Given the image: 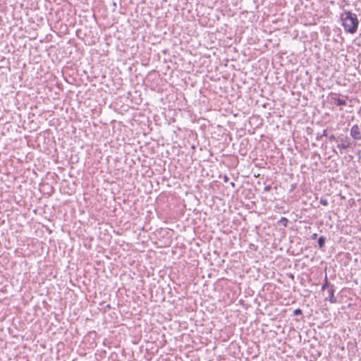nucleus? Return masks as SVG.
<instances>
[{
	"label": "nucleus",
	"mask_w": 361,
	"mask_h": 361,
	"mask_svg": "<svg viewBox=\"0 0 361 361\" xmlns=\"http://www.w3.org/2000/svg\"><path fill=\"white\" fill-rule=\"evenodd\" d=\"M302 314V310L300 309H296L294 310L295 315H300Z\"/></svg>",
	"instance_id": "obj_8"
},
{
	"label": "nucleus",
	"mask_w": 361,
	"mask_h": 361,
	"mask_svg": "<svg viewBox=\"0 0 361 361\" xmlns=\"http://www.w3.org/2000/svg\"><path fill=\"white\" fill-rule=\"evenodd\" d=\"M328 286V281H327V279H326V281H325V283L323 284L322 286V289H325L326 287Z\"/></svg>",
	"instance_id": "obj_10"
},
{
	"label": "nucleus",
	"mask_w": 361,
	"mask_h": 361,
	"mask_svg": "<svg viewBox=\"0 0 361 361\" xmlns=\"http://www.w3.org/2000/svg\"><path fill=\"white\" fill-rule=\"evenodd\" d=\"M320 203H321L322 205H324V206H327V205H328V204H329V203H328V200H327L326 199H323V198H322V199L320 200Z\"/></svg>",
	"instance_id": "obj_7"
},
{
	"label": "nucleus",
	"mask_w": 361,
	"mask_h": 361,
	"mask_svg": "<svg viewBox=\"0 0 361 361\" xmlns=\"http://www.w3.org/2000/svg\"><path fill=\"white\" fill-rule=\"evenodd\" d=\"M329 301L331 303H335L336 302V300L334 295V290L332 288L329 290Z\"/></svg>",
	"instance_id": "obj_4"
},
{
	"label": "nucleus",
	"mask_w": 361,
	"mask_h": 361,
	"mask_svg": "<svg viewBox=\"0 0 361 361\" xmlns=\"http://www.w3.org/2000/svg\"><path fill=\"white\" fill-rule=\"evenodd\" d=\"M334 104L337 106H344L346 105V102L344 99H341L339 98H334Z\"/></svg>",
	"instance_id": "obj_5"
},
{
	"label": "nucleus",
	"mask_w": 361,
	"mask_h": 361,
	"mask_svg": "<svg viewBox=\"0 0 361 361\" xmlns=\"http://www.w3.org/2000/svg\"><path fill=\"white\" fill-rule=\"evenodd\" d=\"M280 221H281V223H283V224L284 226H286V222L288 221V220H287L286 218L282 217V218L280 219Z\"/></svg>",
	"instance_id": "obj_9"
},
{
	"label": "nucleus",
	"mask_w": 361,
	"mask_h": 361,
	"mask_svg": "<svg viewBox=\"0 0 361 361\" xmlns=\"http://www.w3.org/2000/svg\"><path fill=\"white\" fill-rule=\"evenodd\" d=\"M342 25L344 30L351 34L357 31L358 26V19L356 14L352 13L350 11H345L341 14Z\"/></svg>",
	"instance_id": "obj_1"
},
{
	"label": "nucleus",
	"mask_w": 361,
	"mask_h": 361,
	"mask_svg": "<svg viewBox=\"0 0 361 361\" xmlns=\"http://www.w3.org/2000/svg\"><path fill=\"white\" fill-rule=\"evenodd\" d=\"M350 135L354 140L361 139V132L357 125H354L350 129Z\"/></svg>",
	"instance_id": "obj_2"
},
{
	"label": "nucleus",
	"mask_w": 361,
	"mask_h": 361,
	"mask_svg": "<svg viewBox=\"0 0 361 361\" xmlns=\"http://www.w3.org/2000/svg\"><path fill=\"white\" fill-rule=\"evenodd\" d=\"M325 243V238L321 236L318 240V244L320 247H322Z\"/></svg>",
	"instance_id": "obj_6"
},
{
	"label": "nucleus",
	"mask_w": 361,
	"mask_h": 361,
	"mask_svg": "<svg viewBox=\"0 0 361 361\" xmlns=\"http://www.w3.org/2000/svg\"><path fill=\"white\" fill-rule=\"evenodd\" d=\"M350 147V143L348 140H341V142L338 144L337 147L339 149H347Z\"/></svg>",
	"instance_id": "obj_3"
}]
</instances>
